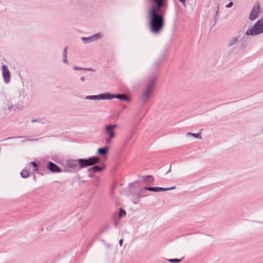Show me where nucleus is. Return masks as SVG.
Masks as SVG:
<instances>
[{
	"instance_id": "nucleus-5",
	"label": "nucleus",
	"mask_w": 263,
	"mask_h": 263,
	"mask_svg": "<svg viewBox=\"0 0 263 263\" xmlns=\"http://www.w3.org/2000/svg\"><path fill=\"white\" fill-rule=\"evenodd\" d=\"M154 89V82H151L148 85L147 88L142 93L141 97L142 101L146 102L152 96Z\"/></svg>"
},
{
	"instance_id": "nucleus-12",
	"label": "nucleus",
	"mask_w": 263,
	"mask_h": 263,
	"mask_svg": "<svg viewBox=\"0 0 263 263\" xmlns=\"http://www.w3.org/2000/svg\"><path fill=\"white\" fill-rule=\"evenodd\" d=\"M114 96V95H112ZM118 98V99L119 100H125L126 101H129V100L128 99V98L127 97V96L126 95H118L117 96H114V98Z\"/></svg>"
},
{
	"instance_id": "nucleus-20",
	"label": "nucleus",
	"mask_w": 263,
	"mask_h": 263,
	"mask_svg": "<svg viewBox=\"0 0 263 263\" xmlns=\"http://www.w3.org/2000/svg\"><path fill=\"white\" fill-rule=\"evenodd\" d=\"M67 47H65L64 50L63 54L64 57L66 58L67 57Z\"/></svg>"
},
{
	"instance_id": "nucleus-15",
	"label": "nucleus",
	"mask_w": 263,
	"mask_h": 263,
	"mask_svg": "<svg viewBox=\"0 0 263 263\" xmlns=\"http://www.w3.org/2000/svg\"><path fill=\"white\" fill-rule=\"evenodd\" d=\"M102 168L99 166H92L90 170L92 171L93 172H97L102 171Z\"/></svg>"
},
{
	"instance_id": "nucleus-25",
	"label": "nucleus",
	"mask_w": 263,
	"mask_h": 263,
	"mask_svg": "<svg viewBox=\"0 0 263 263\" xmlns=\"http://www.w3.org/2000/svg\"><path fill=\"white\" fill-rule=\"evenodd\" d=\"M64 62L67 63V57L65 58L64 57Z\"/></svg>"
},
{
	"instance_id": "nucleus-9",
	"label": "nucleus",
	"mask_w": 263,
	"mask_h": 263,
	"mask_svg": "<svg viewBox=\"0 0 263 263\" xmlns=\"http://www.w3.org/2000/svg\"><path fill=\"white\" fill-rule=\"evenodd\" d=\"M48 168L50 170L51 172H54V173H59L61 172V169L60 167L54 164L53 162H50L48 163Z\"/></svg>"
},
{
	"instance_id": "nucleus-7",
	"label": "nucleus",
	"mask_w": 263,
	"mask_h": 263,
	"mask_svg": "<svg viewBox=\"0 0 263 263\" xmlns=\"http://www.w3.org/2000/svg\"><path fill=\"white\" fill-rule=\"evenodd\" d=\"M114 98V96H111L109 94H103L99 96H87L86 97V99H110Z\"/></svg>"
},
{
	"instance_id": "nucleus-19",
	"label": "nucleus",
	"mask_w": 263,
	"mask_h": 263,
	"mask_svg": "<svg viewBox=\"0 0 263 263\" xmlns=\"http://www.w3.org/2000/svg\"><path fill=\"white\" fill-rule=\"evenodd\" d=\"M187 135H192V136H194L195 138H199V137L200 136L199 133H197V134H192V133H188Z\"/></svg>"
},
{
	"instance_id": "nucleus-16",
	"label": "nucleus",
	"mask_w": 263,
	"mask_h": 263,
	"mask_svg": "<svg viewBox=\"0 0 263 263\" xmlns=\"http://www.w3.org/2000/svg\"><path fill=\"white\" fill-rule=\"evenodd\" d=\"M29 164L32 165L34 167L33 171H36L38 170V165L35 162H30Z\"/></svg>"
},
{
	"instance_id": "nucleus-6",
	"label": "nucleus",
	"mask_w": 263,
	"mask_h": 263,
	"mask_svg": "<svg viewBox=\"0 0 263 263\" xmlns=\"http://www.w3.org/2000/svg\"><path fill=\"white\" fill-rule=\"evenodd\" d=\"M260 10V4L259 3H256L253 7L251 13L249 15V18L251 21H253L257 17Z\"/></svg>"
},
{
	"instance_id": "nucleus-11",
	"label": "nucleus",
	"mask_w": 263,
	"mask_h": 263,
	"mask_svg": "<svg viewBox=\"0 0 263 263\" xmlns=\"http://www.w3.org/2000/svg\"><path fill=\"white\" fill-rule=\"evenodd\" d=\"M102 35L101 33L96 34L90 37H82V40L85 41V43H88L92 40H97L102 37Z\"/></svg>"
},
{
	"instance_id": "nucleus-26",
	"label": "nucleus",
	"mask_w": 263,
	"mask_h": 263,
	"mask_svg": "<svg viewBox=\"0 0 263 263\" xmlns=\"http://www.w3.org/2000/svg\"><path fill=\"white\" fill-rule=\"evenodd\" d=\"M81 81H84L85 80L84 77H81Z\"/></svg>"
},
{
	"instance_id": "nucleus-21",
	"label": "nucleus",
	"mask_w": 263,
	"mask_h": 263,
	"mask_svg": "<svg viewBox=\"0 0 263 263\" xmlns=\"http://www.w3.org/2000/svg\"><path fill=\"white\" fill-rule=\"evenodd\" d=\"M236 41H237L236 38H233L232 39V43H229V45L230 46L232 45L234 43H236Z\"/></svg>"
},
{
	"instance_id": "nucleus-4",
	"label": "nucleus",
	"mask_w": 263,
	"mask_h": 263,
	"mask_svg": "<svg viewBox=\"0 0 263 263\" xmlns=\"http://www.w3.org/2000/svg\"><path fill=\"white\" fill-rule=\"evenodd\" d=\"M99 159L96 157H92L88 159H81L78 160V163L81 168H84L98 163Z\"/></svg>"
},
{
	"instance_id": "nucleus-27",
	"label": "nucleus",
	"mask_w": 263,
	"mask_h": 263,
	"mask_svg": "<svg viewBox=\"0 0 263 263\" xmlns=\"http://www.w3.org/2000/svg\"><path fill=\"white\" fill-rule=\"evenodd\" d=\"M74 69H81V68H80L79 67H74Z\"/></svg>"
},
{
	"instance_id": "nucleus-24",
	"label": "nucleus",
	"mask_w": 263,
	"mask_h": 263,
	"mask_svg": "<svg viewBox=\"0 0 263 263\" xmlns=\"http://www.w3.org/2000/svg\"><path fill=\"white\" fill-rule=\"evenodd\" d=\"M180 1V2H181L182 3V4L185 6V0H179Z\"/></svg>"
},
{
	"instance_id": "nucleus-18",
	"label": "nucleus",
	"mask_w": 263,
	"mask_h": 263,
	"mask_svg": "<svg viewBox=\"0 0 263 263\" xmlns=\"http://www.w3.org/2000/svg\"><path fill=\"white\" fill-rule=\"evenodd\" d=\"M125 215H126L125 212L122 210H121L119 215V217H124L125 216Z\"/></svg>"
},
{
	"instance_id": "nucleus-22",
	"label": "nucleus",
	"mask_w": 263,
	"mask_h": 263,
	"mask_svg": "<svg viewBox=\"0 0 263 263\" xmlns=\"http://www.w3.org/2000/svg\"><path fill=\"white\" fill-rule=\"evenodd\" d=\"M232 5H233V3L232 2H230L226 6V8H230L232 6Z\"/></svg>"
},
{
	"instance_id": "nucleus-1",
	"label": "nucleus",
	"mask_w": 263,
	"mask_h": 263,
	"mask_svg": "<svg viewBox=\"0 0 263 263\" xmlns=\"http://www.w3.org/2000/svg\"><path fill=\"white\" fill-rule=\"evenodd\" d=\"M156 5L152 6L148 11L149 27L151 31L155 34L159 33L164 28V12L160 10L163 6L164 0H153Z\"/></svg>"
},
{
	"instance_id": "nucleus-13",
	"label": "nucleus",
	"mask_w": 263,
	"mask_h": 263,
	"mask_svg": "<svg viewBox=\"0 0 263 263\" xmlns=\"http://www.w3.org/2000/svg\"><path fill=\"white\" fill-rule=\"evenodd\" d=\"M108 147H104V148H101L98 149V153L100 155H104L105 154L107 151H108Z\"/></svg>"
},
{
	"instance_id": "nucleus-14",
	"label": "nucleus",
	"mask_w": 263,
	"mask_h": 263,
	"mask_svg": "<svg viewBox=\"0 0 263 263\" xmlns=\"http://www.w3.org/2000/svg\"><path fill=\"white\" fill-rule=\"evenodd\" d=\"M21 175L23 178H27L29 176V173L25 170H23L21 172Z\"/></svg>"
},
{
	"instance_id": "nucleus-3",
	"label": "nucleus",
	"mask_w": 263,
	"mask_h": 263,
	"mask_svg": "<svg viewBox=\"0 0 263 263\" xmlns=\"http://www.w3.org/2000/svg\"><path fill=\"white\" fill-rule=\"evenodd\" d=\"M263 32V18L259 20L251 29L246 31L247 35H256Z\"/></svg>"
},
{
	"instance_id": "nucleus-2",
	"label": "nucleus",
	"mask_w": 263,
	"mask_h": 263,
	"mask_svg": "<svg viewBox=\"0 0 263 263\" xmlns=\"http://www.w3.org/2000/svg\"><path fill=\"white\" fill-rule=\"evenodd\" d=\"M117 127V124H108L104 127V134L106 136V142L110 143L112 139L115 137L114 129Z\"/></svg>"
},
{
	"instance_id": "nucleus-10",
	"label": "nucleus",
	"mask_w": 263,
	"mask_h": 263,
	"mask_svg": "<svg viewBox=\"0 0 263 263\" xmlns=\"http://www.w3.org/2000/svg\"><path fill=\"white\" fill-rule=\"evenodd\" d=\"M174 189H175V187H172L171 188H163V187H146L145 190H147L149 191H153V192H160V191H168V190H173Z\"/></svg>"
},
{
	"instance_id": "nucleus-17",
	"label": "nucleus",
	"mask_w": 263,
	"mask_h": 263,
	"mask_svg": "<svg viewBox=\"0 0 263 263\" xmlns=\"http://www.w3.org/2000/svg\"><path fill=\"white\" fill-rule=\"evenodd\" d=\"M181 259H170L168 261L171 262H179L181 261Z\"/></svg>"
},
{
	"instance_id": "nucleus-28",
	"label": "nucleus",
	"mask_w": 263,
	"mask_h": 263,
	"mask_svg": "<svg viewBox=\"0 0 263 263\" xmlns=\"http://www.w3.org/2000/svg\"><path fill=\"white\" fill-rule=\"evenodd\" d=\"M32 122H35V120H32Z\"/></svg>"
},
{
	"instance_id": "nucleus-8",
	"label": "nucleus",
	"mask_w": 263,
	"mask_h": 263,
	"mask_svg": "<svg viewBox=\"0 0 263 263\" xmlns=\"http://www.w3.org/2000/svg\"><path fill=\"white\" fill-rule=\"evenodd\" d=\"M2 70H3V76L4 78L5 82L6 83H8L10 80V73L9 70L7 68L6 65L2 66Z\"/></svg>"
},
{
	"instance_id": "nucleus-23",
	"label": "nucleus",
	"mask_w": 263,
	"mask_h": 263,
	"mask_svg": "<svg viewBox=\"0 0 263 263\" xmlns=\"http://www.w3.org/2000/svg\"><path fill=\"white\" fill-rule=\"evenodd\" d=\"M123 239H121L119 240V245H120V246H122V243H123Z\"/></svg>"
}]
</instances>
